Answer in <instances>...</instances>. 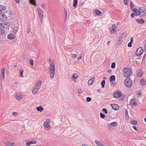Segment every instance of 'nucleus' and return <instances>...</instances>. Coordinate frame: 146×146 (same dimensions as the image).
I'll return each instance as SVG.
<instances>
[{"label": "nucleus", "instance_id": "052dcab7", "mask_svg": "<svg viewBox=\"0 0 146 146\" xmlns=\"http://www.w3.org/2000/svg\"><path fill=\"white\" fill-rule=\"evenodd\" d=\"M133 41V37H132L131 38L130 42H132Z\"/></svg>", "mask_w": 146, "mask_h": 146}, {"label": "nucleus", "instance_id": "864d4df0", "mask_svg": "<svg viewBox=\"0 0 146 146\" xmlns=\"http://www.w3.org/2000/svg\"><path fill=\"white\" fill-rule=\"evenodd\" d=\"M30 30H31V29H30V27L28 28L27 29V33H29L30 32Z\"/></svg>", "mask_w": 146, "mask_h": 146}, {"label": "nucleus", "instance_id": "09e8293b", "mask_svg": "<svg viewBox=\"0 0 146 146\" xmlns=\"http://www.w3.org/2000/svg\"><path fill=\"white\" fill-rule=\"evenodd\" d=\"M132 42H129L128 43L127 46L129 47H131L132 46Z\"/></svg>", "mask_w": 146, "mask_h": 146}, {"label": "nucleus", "instance_id": "49530a36", "mask_svg": "<svg viewBox=\"0 0 146 146\" xmlns=\"http://www.w3.org/2000/svg\"><path fill=\"white\" fill-rule=\"evenodd\" d=\"M102 111L105 112L106 114H107L108 113V111L107 109L106 108H103L102 110Z\"/></svg>", "mask_w": 146, "mask_h": 146}, {"label": "nucleus", "instance_id": "9b49d317", "mask_svg": "<svg viewBox=\"0 0 146 146\" xmlns=\"http://www.w3.org/2000/svg\"><path fill=\"white\" fill-rule=\"evenodd\" d=\"M121 92L119 90H118L113 93V96L115 98H119L121 96Z\"/></svg>", "mask_w": 146, "mask_h": 146}, {"label": "nucleus", "instance_id": "13d9d810", "mask_svg": "<svg viewBox=\"0 0 146 146\" xmlns=\"http://www.w3.org/2000/svg\"><path fill=\"white\" fill-rule=\"evenodd\" d=\"M21 0H15V2L17 3H19Z\"/></svg>", "mask_w": 146, "mask_h": 146}, {"label": "nucleus", "instance_id": "2eb2a0df", "mask_svg": "<svg viewBox=\"0 0 146 146\" xmlns=\"http://www.w3.org/2000/svg\"><path fill=\"white\" fill-rule=\"evenodd\" d=\"M6 19V16L5 15L0 14V20L1 21L3 22Z\"/></svg>", "mask_w": 146, "mask_h": 146}, {"label": "nucleus", "instance_id": "603ef678", "mask_svg": "<svg viewBox=\"0 0 146 146\" xmlns=\"http://www.w3.org/2000/svg\"><path fill=\"white\" fill-rule=\"evenodd\" d=\"M31 144L30 141L27 142L26 143V145L27 146H29Z\"/></svg>", "mask_w": 146, "mask_h": 146}, {"label": "nucleus", "instance_id": "f3484780", "mask_svg": "<svg viewBox=\"0 0 146 146\" xmlns=\"http://www.w3.org/2000/svg\"><path fill=\"white\" fill-rule=\"evenodd\" d=\"M133 12L135 14V15L136 16H138V15L140 16V13L139 10H138L136 9H134L132 10Z\"/></svg>", "mask_w": 146, "mask_h": 146}, {"label": "nucleus", "instance_id": "8fccbe9b", "mask_svg": "<svg viewBox=\"0 0 146 146\" xmlns=\"http://www.w3.org/2000/svg\"><path fill=\"white\" fill-rule=\"evenodd\" d=\"M124 2L125 5H128L127 0H124Z\"/></svg>", "mask_w": 146, "mask_h": 146}, {"label": "nucleus", "instance_id": "aec40b11", "mask_svg": "<svg viewBox=\"0 0 146 146\" xmlns=\"http://www.w3.org/2000/svg\"><path fill=\"white\" fill-rule=\"evenodd\" d=\"M143 74V71L141 70H138L136 72L137 76L140 77Z\"/></svg>", "mask_w": 146, "mask_h": 146}, {"label": "nucleus", "instance_id": "9d476101", "mask_svg": "<svg viewBox=\"0 0 146 146\" xmlns=\"http://www.w3.org/2000/svg\"><path fill=\"white\" fill-rule=\"evenodd\" d=\"M116 25L113 24L112 25V28H109V30H110V32L111 33L114 34L116 32Z\"/></svg>", "mask_w": 146, "mask_h": 146}, {"label": "nucleus", "instance_id": "473e14b6", "mask_svg": "<svg viewBox=\"0 0 146 146\" xmlns=\"http://www.w3.org/2000/svg\"><path fill=\"white\" fill-rule=\"evenodd\" d=\"M18 27H15L13 29V32L14 33L16 34L18 30Z\"/></svg>", "mask_w": 146, "mask_h": 146}, {"label": "nucleus", "instance_id": "1a4fd4ad", "mask_svg": "<svg viewBox=\"0 0 146 146\" xmlns=\"http://www.w3.org/2000/svg\"><path fill=\"white\" fill-rule=\"evenodd\" d=\"M5 68H3L2 69L0 77L1 80L2 81H3L4 80L5 77Z\"/></svg>", "mask_w": 146, "mask_h": 146}, {"label": "nucleus", "instance_id": "f257e3e1", "mask_svg": "<svg viewBox=\"0 0 146 146\" xmlns=\"http://www.w3.org/2000/svg\"><path fill=\"white\" fill-rule=\"evenodd\" d=\"M132 74L131 69L129 68H124L123 70L122 74L125 78H129Z\"/></svg>", "mask_w": 146, "mask_h": 146}, {"label": "nucleus", "instance_id": "a878e982", "mask_svg": "<svg viewBox=\"0 0 146 146\" xmlns=\"http://www.w3.org/2000/svg\"><path fill=\"white\" fill-rule=\"evenodd\" d=\"M14 144L15 143L13 142H7L5 143L6 146H13Z\"/></svg>", "mask_w": 146, "mask_h": 146}, {"label": "nucleus", "instance_id": "7ed1b4c3", "mask_svg": "<svg viewBox=\"0 0 146 146\" xmlns=\"http://www.w3.org/2000/svg\"><path fill=\"white\" fill-rule=\"evenodd\" d=\"M49 74L50 75V78L51 79L53 78L55 74V66L54 64H51L50 65L49 67Z\"/></svg>", "mask_w": 146, "mask_h": 146}, {"label": "nucleus", "instance_id": "2f4dec72", "mask_svg": "<svg viewBox=\"0 0 146 146\" xmlns=\"http://www.w3.org/2000/svg\"><path fill=\"white\" fill-rule=\"evenodd\" d=\"M136 94L138 95V97H141V91L140 90L137 91L136 92Z\"/></svg>", "mask_w": 146, "mask_h": 146}, {"label": "nucleus", "instance_id": "4d7b16f0", "mask_svg": "<svg viewBox=\"0 0 146 146\" xmlns=\"http://www.w3.org/2000/svg\"><path fill=\"white\" fill-rule=\"evenodd\" d=\"M135 13H131V16L132 17L134 18V17Z\"/></svg>", "mask_w": 146, "mask_h": 146}, {"label": "nucleus", "instance_id": "dca6fc26", "mask_svg": "<svg viewBox=\"0 0 146 146\" xmlns=\"http://www.w3.org/2000/svg\"><path fill=\"white\" fill-rule=\"evenodd\" d=\"M5 33L4 28L2 24L0 23V35H3Z\"/></svg>", "mask_w": 146, "mask_h": 146}, {"label": "nucleus", "instance_id": "423d86ee", "mask_svg": "<svg viewBox=\"0 0 146 146\" xmlns=\"http://www.w3.org/2000/svg\"><path fill=\"white\" fill-rule=\"evenodd\" d=\"M50 122V120L49 119H47L44 123V127L46 130H49L51 127L49 125Z\"/></svg>", "mask_w": 146, "mask_h": 146}, {"label": "nucleus", "instance_id": "72a5a7b5", "mask_svg": "<svg viewBox=\"0 0 146 146\" xmlns=\"http://www.w3.org/2000/svg\"><path fill=\"white\" fill-rule=\"evenodd\" d=\"M19 71L20 72V76L21 77H22V78L23 77V70L22 69H19Z\"/></svg>", "mask_w": 146, "mask_h": 146}, {"label": "nucleus", "instance_id": "6e6552de", "mask_svg": "<svg viewBox=\"0 0 146 146\" xmlns=\"http://www.w3.org/2000/svg\"><path fill=\"white\" fill-rule=\"evenodd\" d=\"M143 48L139 47L137 49L135 52V55L137 56H140L143 53Z\"/></svg>", "mask_w": 146, "mask_h": 146}, {"label": "nucleus", "instance_id": "680f3d73", "mask_svg": "<svg viewBox=\"0 0 146 146\" xmlns=\"http://www.w3.org/2000/svg\"><path fill=\"white\" fill-rule=\"evenodd\" d=\"M82 146H89L86 144H84L82 145Z\"/></svg>", "mask_w": 146, "mask_h": 146}, {"label": "nucleus", "instance_id": "58836bf2", "mask_svg": "<svg viewBox=\"0 0 146 146\" xmlns=\"http://www.w3.org/2000/svg\"><path fill=\"white\" fill-rule=\"evenodd\" d=\"M125 115L126 118V119H128L129 117L128 114V111L127 110H126L125 112Z\"/></svg>", "mask_w": 146, "mask_h": 146}, {"label": "nucleus", "instance_id": "4be33fe9", "mask_svg": "<svg viewBox=\"0 0 146 146\" xmlns=\"http://www.w3.org/2000/svg\"><path fill=\"white\" fill-rule=\"evenodd\" d=\"M7 38L9 40H12L15 38V36L13 34H9L7 35Z\"/></svg>", "mask_w": 146, "mask_h": 146}, {"label": "nucleus", "instance_id": "ea45409f", "mask_svg": "<svg viewBox=\"0 0 146 146\" xmlns=\"http://www.w3.org/2000/svg\"><path fill=\"white\" fill-rule=\"evenodd\" d=\"M33 60L32 59H30L29 60V62L30 64L32 66H33L34 63H33Z\"/></svg>", "mask_w": 146, "mask_h": 146}, {"label": "nucleus", "instance_id": "6e6d98bb", "mask_svg": "<svg viewBox=\"0 0 146 146\" xmlns=\"http://www.w3.org/2000/svg\"><path fill=\"white\" fill-rule=\"evenodd\" d=\"M12 115H14V116H16V115L17 114V113L16 112H13L12 113Z\"/></svg>", "mask_w": 146, "mask_h": 146}, {"label": "nucleus", "instance_id": "5701e85b", "mask_svg": "<svg viewBox=\"0 0 146 146\" xmlns=\"http://www.w3.org/2000/svg\"><path fill=\"white\" fill-rule=\"evenodd\" d=\"M94 13L98 16H100L102 14L101 11L98 9H95L94 11Z\"/></svg>", "mask_w": 146, "mask_h": 146}, {"label": "nucleus", "instance_id": "338daca9", "mask_svg": "<svg viewBox=\"0 0 146 146\" xmlns=\"http://www.w3.org/2000/svg\"><path fill=\"white\" fill-rule=\"evenodd\" d=\"M110 41H108V42L107 43V44L108 45H109V43H110Z\"/></svg>", "mask_w": 146, "mask_h": 146}, {"label": "nucleus", "instance_id": "a18cd8bd", "mask_svg": "<svg viewBox=\"0 0 146 146\" xmlns=\"http://www.w3.org/2000/svg\"><path fill=\"white\" fill-rule=\"evenodd\" d=\"M31 144H35L37 142L35 140H32L30 141Z\"/></svg>", "mask_w": 146, "mask_h": 146}, {"label": "nucleus", "instance_id": "c85d7f7f", "mask_svg": "<svg viewBox=\"0 0 146 146\" xmlns=\"http://www.w3.org/2000/svg\"><path fill=\"white\" fill-rule=\"evenodd\" d=\"M115 77L114 75H112L111 76L110 78V82H112V81H115Z\"/></svg>", "mask_w": 146, "mask_h": 146}, {"label": "nucleus", "instance_id": "b1692460", "mask_svg": "<svg viewBox=\"0 0 146 146\" xmlns=\"http://www.w3.org/2000/svg\"><path fill=\"white\" fill-rule=\"evenodd\" d=\"M94 79V78H92L90 79L88 82V84L91 85L93 83Z\"/></svg>", "mask_w": 146, "mask_h": 146}, {"label": "nucleus", "instance_id": "a19ab883", "mask_svg": "<svg viewBox=\"0 0 146 146\" xmlns=\"http://www.w3.org/2000/svg\"><path fill=\"white\" fill-rule=\"evenodd\" d=\"M100 117L101 118H102V119H104L105 117V115L104 114L102 113H100Z\"/></svg>", "mask_w": 146, "mask_h": 146}, {"label": "nucleus", "instance_id": "412c9836", "mask_svg": "<svg viewBox=\"0 0 146 146\" xmlns=\"http://www.w3.org/2000/svg\"><path fill=\"white\" fill-rule=\"evenodd\" d=\"M111 106L112 108L115 110H117L119 109L118 106L116 104H112Z\"/></svg>", "mask_w": 146, "mask_h": 146}, {"label": "nucleus", "instance_id": "bb28decb", "mask_svg": "<svg viewBox=\"0 0 146 146\" xmlns=\"http://www.w3.org/2000/svg\"><path fill=\"white\" fill-rule=\"evenodd\" d=\"M141 84L142 86H145L146 85V81L144 79H141L140 81Z\"/></svg>", "mask_w": 146, "mask_h": 146}, {"label": "nucleus", "instance_id": "7c9ffc66", "mask_svg": "<svg viewBox=\"0 0 146 146\" xmlns=\"http://www.w3.org/2000/svg\"><path fill=\"white\" fill-rule=\"evenodd\" d=\"M6 9V7L3 5H1L0 6V12H1L5 10Z\"/></svg>", "mask_w": 146, "mask_h": 146}, {"label": "nucleus", "instance_id": "f704fd0d", "mask_svg": "<svg viewBox=\"0 0 146 146\" xmlns=\"http://www.w3.org/2000/svg\"><path fill=\"white\" fill-rule=\"evenodd\" d=\"M73 7H75L77 5L78 1L77 0H73Z\"/></svg>", "mask_w": 146, "mask_h": 146}, {"label": "nucleus", "instance_id": "bf43d9fd", "mask_svg": "<svg viewBox=\"0 0 146 146\" xmlns=\"http://www.w3.org/2000/svg\"><path fill=\"white\" fill-rule=\"evenodd\" d=\"M82 58V57L81 56H80V57H79L78 58H77V60L79 61Z\"/></svg>", "mask_w": 146, "mask_h": 146}, {"label": "nucleus", "instance_id": "f8f14e48", "mask_svg": "<svg viewBox=\"0 0 146 146\" xmlns=\"http://www.w3.org/2000/svg\"><path fill=\"white\" fill-rule=\"evenodd\" d=\"M78 77V74L75 73L74 74L72 77V80L74 83H76V79Z\"/></svg>", "mask_w": 146, "mask_h": 146}, {"label": "nucleus", "instance_id": "de8ad7c7", "mask_svg": "<svg viewBox=\"0 0 146 146\" xmlns=\"http://www.w3.org/2000/svg\"><path fill=\"white\" fill-rule=\"evenodd\" d=\"M77 57V55L75 54H73L71 56V57L72 58H76Z\"/></svg>", "mask_w": 146, "mask_h": 146}, {"label": "nucleus", "instance_id": "5fc2aeb1", "mask_svg": "<svg viewBox=\"0 0 146 146\" xmlns=\"http://www.w3.org/2000/svg\"><path fill=\"white\" fill-rule=\"evenodd\" d=\"M45 6L46 5L45 4H42L41 5V7L43 9H44Z\"/></svg>", "mask_w": 146, "mask_h": 146}, {"label": "nucleus", "instance_id": "6ab92c4d", "mask_svg": "<svg viewBox=\"0 0 146 146\" xmlns=\"http://www.w3.org/2000/svg\"><path fill=\"white\" fill-rule=\"evenodd\" d=\"M129 104L130 105H134L135 106L137 105V103L136 102H135V100L133 99H131L129 101Z\"/></svg>", "mask_w": 146, "mask_h": 146}, {"label": "nucleus", "instance_id": "774afa93", "mask_svg": "<svg viewBox=\"0 0 146 146\" xmlns=\"http://www.w3.org/2000/svg\"><path fill=\"white\" fill-rule=\"evenodd\" d=\"M144 121L146 123V118L144 119Z\"/></svg>", "mask_w": 146, "mask_h": 146}, {"label": "nucleus", "instance_id": "3c124183", "mask_svg": "<svg viewBox=\"0 0 146 146\" xmlns=\"http://www.w3.org/2000/svg\"><path fill=\"white\" fill-rule=\"evenodd\" d=\"M78 93L79 94H82V90L80 89H78Z\"/></svg>", "mask_w": 146, "mask_h": 146}, {"label": "nucleus", "instance_id": "4468645a", "mask_svg": "<svg viewBox=\"0 0 146 146\" xmlns=\"http://www.w3.org/2000/svg\"><path fill=\"white\" fill-rule=\"evenodd\" d=\"M23 94H22L17 93L15 96L16 99L18 100H21L22 98Z\"/></svg>", "mask_w": 146, "mask_h": 146}, {"label": "nucleus", "instance_id": "37998d69", "mask_svg": "<svg viewBox=\"0 0 146 146\" xmlns=\"http://www.w3.org/2000/svg\"><path fill=\"white\" fill-rule=\"evenodd\" d=\"M130 7L131 9H133V4L132 1L130 2Z\"/></svg>", "mask_w": 146, "mask_h": 146}, {"label": "nucleus", "instance_id": "e2e57ef3", "mask_svg": "<svg viewBox=\"0 0 146 146\" xmlns=\"http://www.w3.org/2000/svg\"><path fill=\"white\" fill-rule=\"evenodd\" d=\"M133 128L135 130L137 131V128L135 126H133Z\"/></svg>", "mask_w": 146, "mask_h": 146}, {"label": "nucleus", "instance_id": "393cba45", "mask_svg": "<svg viewBox=\"0 0 146 146\" xmlns=\"http://www.w3.org/2000/svg\"><path fill=\"white\" fill-rule=\"evenodd\" d=\"M136 21L139 23L143 24L145 23L144 20L142 18L140 19H136Z\"/></svg>", "mask_w": 146, "mask_h": 146}, {"label": "nucleus", "instance_id": "a211bd4d", "mask_svg": "<svg viewBox=\"0 0 146 146\" xmlns=\"http://www.w3.org/2000/svg\"><path fill=\"white\" fill-rule=\"evenodd\" d=\"M123 42L122 40V38L121 36H120L117 38V44L118 45H120Z\"/></svg>", "mask_w": 146, "mask_h": 146}, {"label": "nucleus", "instance_id": "f03ea898", "mask_svg": "<svg viewBox=\"0 0 146 146\" xmlns=\"http://www.w3.org/2000/svg\"><path fill=\"white\" fill-rule=\"evenodd\" d=\"M42 82L39 81L36 83L32 90V93L35 94L38 91L41 85Z\"/></svg>", "mask_w": 146, "mask_h": 146}, {"label": "nucleus", "instance_id": "69168bd1", "mask_svg": "<svg viewBox=\"0 0 146 146\" xmlns=\"http://www.w3.org/2000/svg\"><path fill=\"white\" fill-rule=\"evenodd\" d=\"M144 49L145 52H146V44L144 46Z\"/></svg>", "mask_w": 146, "mask_h": 146}, {"label": "nucleus", "instance_id": "0eeeda50", "mask_svg": "<svg viewBox=\"0 0 146 146\" xmlns=\"http://www.w3.org/2000/svg\"><path fill=\"white\" fill-rule=\"evenodd\" d=\"M36 10L38 12V13L41 21L42 22V21L43 17V12L39 8H37Z\"/></svg>", "mask_w": 146, "mask_h": 146}, {"label": "nucleus", "instance_id": "79ce46f5", "mask_svg": "<svg viewBox=\"0 0 146 146\" xmlns=\"http://www.w3.org/2000/svg\"><path fill=\"white\" fill-rule=\"evenodd\" d=\"M92 99L90 97H88L86 99V101L88 102H89L91 101Z\"/></svg>", "mask_w": 146, "mask_h": 146}, {"label": "nucleus", "instance_id": "4c0bfd02", "mask_svg": "<svg viewBox=\"0 0 146 146\" xmlns=\"http://www.w3.org/2000/svg\"><path fill=\"white\" fill-rule=\"evenodd\" d=\"M105 84V81L104 80H103L101 83L102 88H103L104 87Z\"/></svg>", "mask_w": 146, "mask_h": 146}, {"label": "nucleus", "instance_id": "c9c22d12", "mask_svg": "<svg viewBox=\"0 0 146 146\" xmlns=\"http://www.w3.org/2000/svg\"><path fill=\"white\" fill-rule=\"evenodd\" d=\"M131 123L133 125H135L137 124V122L135 120H132L131 121Z\"/></svg>", "mask_w": 146, "mask_h": 146}, {"label": "nucleus", "instance_id": "0e129e2a", "mask_svg": "<svg viewBox=\"0 0 146 146\" xmlns=\"http://www.w3.org/2000/svg\"><path fill=\"white\" fill-rule=\"evenodd\" d=\"M111 70H108L107 71V72L108 73H110L111 72Z\"/></svg>", "mask_w": 146, "mask_h": 146}, {"label": "nucleus", "instance_id": "c03bdc74", "mask_svg": "<svg viewBox=\"0 0 146 146\" xmlns=\"http://www.w3.org/2000/svg\"><path fill=\"white\" fill-rule=\"evenodd\" d=\"M115 63L114 62H113V63H112L111 64V68H115Z\"/></svg>", "mask_w": 146, "mask_h": 146}, {"label": "nucleus", "instance_id": "20e7f679", "mask_svg": "<svg viewBox=\"0 0 146 146\" xmlns=\"http://www.w3.org/2000/svg\"><path fill=\"white\" fill-rule=\"evenodd\" d=\"M132 84V80L129 78H127L124 81V85L127 88L131 87Z\"/></svg>", "mask_w": 146, "mask_h": 146}, {"label": "nucleus", "instance_id": "cd10ccee", "mask_svg": "<svg viewBox=\"0 0 146 146\" xmlns=\"http://www.w3.org/2000/svg\"><path fill=\"white\" fill-rule=\"evenodd\" d=\"M36 109L38 111L40 112H42L44 110V108L41 106L37 107Z\"/></svg>", "mask_w": 146, "mask_h": 146}, {"label": "nucleus", "instance_id": "c756f323", "mask_svg": "<svg viewBox=\"0 0 146 146\" xmlns=\"http://www.w3.org/2000/svg\"><path fill=\"white\" fill-rule=\"evenodd\" d=\"M30 3L34 5L35 6H36V4L35 0H29Z\"/></svg>", "mask_w": 146, "mask_h": 146}, {"label": "nucleus", "instance_id": "e433bc0d", "mask_svg": "<svg viewBox=\"0 0 146 146\" xmlns=\"http://www.w3.org/2000/svg\"><path fill=\"white\" fill-rule=\"evenodd\" d=\"M64 12L65 14V20H66V19L67 17V11L65 9H64Z\"/></svg>", "mask_w": 146, "mask_h": 146}, {"label": "nucleus", "instance_id": "ddd939ff", "mask_svg": "<svg viewBox=\"0 0 146 146\" xmlns=\"http://www.w3.org/2000/svg\"><path fill=\"white\" fill-rule=\"evenodd\" d=\"M117 125V123L115 122H113L109 124L108 125V129H110L112 127H114Z\"/></svg>", "mask_w": 146, "mask_h": 146}, {"label": "nucleus", "instance_id": "39448f33", "mask_svg": "<svg viewBox=\"0 0 146 146\" xmlns=\"http://www.w3.org/2000/svg\"><path fill=\"white\" fill-rule=\"evenodd\" d=\"M140 11V17H143L146 16V9L143 7H140L139 8Z\"/></svg>", "mask_w": 146, "mask_h": 146}]
</instances>
